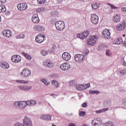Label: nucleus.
Returning a JSON list of instances; mask_svg holds the SVG:
<instances>
[{
	"instance_id": "nucleus-1",
	"label": "nucleus",
	"mask_w": 126,
	"mask_h": 126,
	"mask_svg": "<svg viewBox=\"0 0 126 126\" xmlns=\"http://www.w3.org/2000/svg\"><path fill=\"white\" fill-rule=\"evenodd\" d=\"M98 41V36L97 35H91L87 40V44L89 46H94L96 42Z\"/></svg>"
},
{
	"instance_id": "nucleus-2",
	"label": "nucleus",
	"mask_w": 126,
	"mask_h": 126,
	"mask_svg": "<svg viewBox=\"0 0 126 126\" xmlns=\"http://www.w3.org/2000/svg\"><path fill=\"white\" fill-rule=\"evenodd\" d=\"M55 26L58 31H63L65 28V24H64V22L63 21L57 22L55 24Z\"/></svg>"
},
{
	"instance_id": "nucleus-3",
	"label": "nucleus",
	"mask_w": 126,
	"mask_h": 126,
	"mask_svg": "<svg viewBox=\"0 0 126 126\" xmlns=\"http://www.w3.org/2000/svg\"><path fill=\"white\" fill-rule=\"evenodd\" d=\"M15 107H19L21 109H25L28 106V101H17L14 103Z\"/></svg>"
},
{
	"instance_id": "nucleus-4",
	"label": "nucleus",
	"mask_w": 126,
	"mask_h": 126,
	"mask_svg": "<svg viewBox=\"0 0 126 126\" xmlns=\"http://www.w3.org/2000/svg\"><path fill=\"white\" fill-rule=\"evenodd\" d=\"M60 68L62 70H64V71H66L70 68V64L67 62L64 63L60 65Z\"/></svg>"
},
{
	"instance_id": "nucleus-5",
	"label": "nucleus",
	"mask_w": 126,
	"mask_h": 126,
	"mask_svg": "<svg viewBox=\"0 0 126 126\" xmlns=\"http://www.w3.org/2000/svg\"><path fill=\"white\" fill-rule=\"evenodd\" d=\"M91 20L92 23L96 25L99 21V17L95 14H93L91 15Z\"/></svg>"
},
{
	"instance_id": "nucleus-6",
	"label": "nucleus",
	"mask_w": 126,
	"mask_h": 126,
	"mask_svg": "<svg viewBox=\"0 0 126 126\" xmlns=\"http://www.w3.org/2000/svg\"><path fill=\"white\" fill-rule=\"evenodd\" d=\"M88 35H89V32L85 31L81 33L78 34L77 37L80 38V39H81L82 40H84L85 38H87Z\"/></svg>"
},
{
	"instance_id": "nucleus-7",
	"label": "nucleus",
	"mask_w": 126,
	"mask_h": 126,
	"mask_svg": "<svg viewBox=\"0 0 126 126\" xmlns=\"http://www.w3.org/2000/svg\"><path fill=\"white\" fill-rule=\"evenodd\" d=\"M11 61H12L13 63H18L21 62V57L19 55H13L11 57Z\"/></svg>"
},
{
	"instance_id": "nucleus-8",
	"label": "nucleus",
	"mask_w": 126,
	"mask_h": 126,
	"mask_svg": "<svg viewBox=\"0 0 126 126\" xmlns=\"http://www.w3.org/2000/svg\"><path fill=\"white\" fill-rule=\"evenodd\" d=\"M23 125V126H32V122H31V119L28 118V117L26 116L24 119Z\"/></svg>"
},
{
	"instance_id": "nucleus-9",
	"label": "nucleus",
	"mask_w": 126,
	"mask_h": 126,
	"mask_svg": "<svg viewBox=\"0 0 126 126\" xmlns=\"http://www.w3.org/2000/svg\"><path fill=\"white\" fill-rule=\"evenodd\" d=\"M126 22L123 21L116 26V29L118 31H123L126 28Z\"/></svg>"
},
{
	"instance_id": "nucleus-10",
	"label": "nucleus",
	"mask_w": 126,
	"mask_h": 126,
	"mask_svg": "<svg viewBox=\"0 0 126 126\" xmlns=\"http://www.w3.org/2000/svg\"><path fill=\"white\" fill-rule=\"evenodd\" d=\"M45 40V35L39 33L35 37V41L37 43H42Z\"/></svg>"
},
{
	"instance_id": "nucleus-11",
	"label": "nucleus",
	"mask_w": 126,
	"mask_h": 126,
	"mask_svg": "<svg viewBox=\"0 0 126 126\" xmlns=\"http://www.w3.org/2000/svg\"><path fill=\"white\" fill-rule=\"evenodd\" d=\"M75 60L77 63H83L84 60V56L81 54H77L75 56Z\"/></svg>"
},
{
	"instance_id": "nucleus-12",
	"label": "nucleus",
	"mask_w": 126,
	"mask_h": 126,
	"mask_svg": "<svg viewBox=\"0 0 126 126\" xmlns=\"http://www.w3.org/2000/svg\"><path fill=\"white\" fill-rule=\"evenodd\" d=\"M102 36L105 39H110L111 38V33L109 31V30L106 29L104 30L102 32Z\"/></svg>"
},
{
	"instance_id": "nucleus-13",
	"label": "nucleus",
	"mask_w": 126,
	"mask_h": 126,
	"mask_svg": "<svg viewBox=\"0 0 126 126\" xmlns=\"http://www.w3.org/2000/svg\"><path fill=\"white\" fill-rule=\"evenodd\" d=\"M62 59L65 62H68L71 59V56L67 52H64L62 54Z\"/></svg>"
},
{
	"instance_id": "nucleus-14",
	"label": "nucleus",
	"mask_w": 126,
	"mask_h": 126,
	"mask_svg": "<svg viewBox=\"0 0 126 126\" xmlns=\"http://www.w3.org/2000/svg\"><path fill=\"white\" fill-rule=\"evenodd\" d=\"M2 34L4 37H7V38H10L12 36V32L8 30H4L2 32Z\"/></svg>"
},
{
	"instance_id": "nucleus-15",
	"label": "nucleus",
	"mask_w": 126,
	"mask_h": 126,
	"mask_svg": "<svg viewBox=\"0 0 126 126\" xmlns=\"http://www.w3.org/2000/svg\"><path fill=\"white\" fill-rule=\"evenodd\" d=\"M17 7L19 10H26V9L28 8V6H27L26 3H21L17 5Z\"/></svg>"
},
{
	"instance_id": "nucleus-16",
	"label": "nucleus",
	"mask_w": 126,
	"mask_h": 126,
	"mask_svg": "<svg viewBox=\"0 0 126 126\" xmlns=\"http://www.w3.org/2000/svg\"><path fill=\"white\" fill-rule=\"evenodd\" d=\"M43 64L44 66H46V67H49L50 68L53 67L54 66V63H53L50 60H47L43 62Z\"/></svg>"
},
{
	"instance_id": "nucleus-17",
	"label": "nucleus",
	"mask_w": 126,
	"mask_h": 126,
	"mask_svg": "<svg viewBox=\"0 0 126 126\" xmlns=\"http://www.w3.org/2000/svg\"><path fill=\"white\" fill-rule=\"evenodd\" d=\"M0 66L4 69H8L9 68V64L5 62H1L0 63Z\"/></svg>"
},
{
	"instance_id": "nucleus-18",
	"label": "nucleus",
	"mask_w": 126,
	"mask_h": 126,
	"mask_svg": "<svg viewBox=\"0 0 126 126\" xmlns=\"http://www.w3.org/2000/svg\"><path fill=\"white\" fill-rule=\"evenodd\" d=\"M32 20L34 23H39L40 22V19H39L38 14L33 15L32 17Z\"/></svg>"
},
{
	"instance_id": "nucleus-19",
	"label": "nucleus",
	"mask_w": 126,
	"mask_h": 126,
	"mask_svg": "<svg viewBox=\"0 0 126 126\" xmlns=\"http://www.w3.org/2000/svg\"><path fill=\"white\" fill-rule=\"evenodd\" d=\"M22 74L24 75V77H27L31 74V71L28 70L27 68H24L22 72Z\"/></svg>"
},
{
	"instance_id": "nucleus-20",
	"label": "nucleus",
	"mask_w": 126,
	"mask_h": 126,
	"mask_svg": "<svg viewBox=\"0 0 126 126\" xmlns=\"http://www.w3.org/2000/svg\"><path fill=\"white\" fill-rule=\"evenodd\" d=\"M113 21L114 22H120L121 21V16L119 14H115L113 18Z\"/></svg>"
},
{
	"instance_id": "nucleus-21",
	"label": "nucleus",
	"mask_w": 126,
	"mask_h": 126,
	"mask_svg": "<svg viewBox=\"0 0 126 126\" xmlns=\"http://www.w3.org/2000/svg\"><path fill=\"white\" fill-rule=\"evenodd\" d=\"M76 89L79 90V91H82L83 90H86V88H85V86L80 84V85H77L76 86Z\"/></svg>"
},
{
	"instance_id": "nucleus-22",
	"label": "nucleus",
	"mask_w": 126,
	"mask_h": 126,
	"mask_svg": "<svg viewBox=\"0 0 126 126\" xmlns=\"http://www.w3.org/2000/svg\"><path fill=\"white\" fill-rule=\"evenodd\" d=\"M100 122V118H94L92 121L93 126H97L98 125V123Z\"/></svg>"
},
{
	"instance_id": "nucleus-23",
	"label": "nucleus",
	"mask_w": 126,
	"mask_h": 126,
	"mask_svg": "<svg viewBox=\"0 0 126 126\" xmlns=\"http://www.w3.org/2000/svg\"><path fill=\"white\" fill-rule=\"evenodd\" d=\"M123 39L120 37L117 39H115L113 41V44L114 45H121V44H123Z\"/></svg>"
},
{
	"instance_id": "nucleus-24",
	"label": "nucleus",
	"mask_w": 126,
	"mask_h": 126,
	"mask_svg": "<svg viewBox=\"0 0 126 126\" xmlns=\"http://www.w3.org/2000/svg\"><path fill=\"white\" fill-rule=\"evenodd\" d=\"M28 102V106H30L32 107V106H35L37 104V101L34 100H29Z\"/></svg>"
},
{
	"instance_id": "nucleus-25",
	"label": "nucleus",
	"mask_w": 126,
	"mask_h": 126,
	"mask_svg": "<svg viewBox=\"0 0 126 126\" xmlns=\"http://www.w3.org/2000/svg\"><path fill=\"white\" fill-rule=\"evenodd\" d=\"M41 119H43L46 121H51L52 120V116L51 115H43L41 116Z\"/></svg>"
},
{
	"instance_id": "nucleus-26",
	"label": "nucleus",
	"mask_w": 126,
	"mask_h": 126,
	"mask_svg": "<svg viewBox=\"0 0 126 126\" xmlns=\"http://www.w3.org/2000/svg\"><path fill=\"white\" fill-rule=\"evenodd\" d=\"M109 110V108H103L102 109H100L99 110H97L95 111V113L96 114H100L101 113H104V112H106Z\"/></svg>"
},
{
	"instance_id": "nucleus-27",
	"label": "nucleus",
	"mask_w": 126,
	"mask_h": 126,
	"mask_svg": "<svg viewBox=\"0 0 126 126\" xmlns=\"http://www.w3.org/2000/svg\"><path fill=\"white\" fill-rule=\"evenodd\" d=\"M99 5H100V3H95L92 4V7L93 9H97V8L99 7Z\"/></svg>"
},
{
	"instance_id": "nucleus-28",
	"label": "nucleus",
	"mask_w": 126,
	"mask_h": 126,
	"mask_svg": "<svg viewBox=\"0 0 126 126\" xmlns=\"http://www.w3.org/2000/svg\"><path fill=\"white\" fill-rule=\"evenodd\" d=\"M6 11V8L4 5H0V12H4Z\"/></svg>"
},
{
	"instance_id": "nucleus-29",
	"label": "nucleus",
	"mask_w": 126,
	"mask_h": 126,
	"mask_svg": "<svg viewBox=\"0 0 126 126\" xmlns=\"http://www.w3.org/2000/svg\"><path fill=\"white\" fill-rule=\"evenodd\" d=\"M114 125V123L112 121H108L107 122L103 123L104 126H113Z\"/></svg>"
},
{
	"instance_id": "nucleus-30",
	"label": "nucleus",
	"mask_w": 126,
	"mask_h": 126,
	"mask_svg": "<svg viewBox=\"0 0 126 126\" xmlns=\"http://www.w3.org/2000/svg\"><path fill=\"white\" fill-rule=\"evenodd\" d=\"M34 29L36 31H42V29H43V27L42 26H38L36 25L34 26Z\"/></svg>"
},
{
	"instance_id": "nucleus-31",
	"label": "nucleus",
	"mask_w": 126,
	"mask_h": 126,
	"mask_svg": "<svg viewBox=\"0 0 126 126\" xmlns=\"http://www.w3.org/2000/svg\"><path fill=\"white\" fill-rule=\"evenodd\" d=\"M22 55H24L26 59H28V60H31V59H32V57H31L30 55L25 52H23Z\"/></svg>"
},
{
	"instance_id": "nucleus-32",
	"label": "nucleus",
	"mask_w": 126,
	"mask_h": 126,
	"mask_svg": "<svg viewBox=\"0 0 126 126\" xmlns=\"http://www.w3.org/2000/svg\"><path fill=\"white\" fill-rule=\"evenodd\" d=\"M16 39H23L24 38H25V35H24V34H18L16 36Z\"/></svg>"
},
{
	"instance_id": "nucleus-33",
	"label": "nucleus",
	"mask_w": 126,
	"mask_h": 126,
	"mask_svg": "<svg viewBox=\"0 0 126 126\" xmlns=\"http://www.w3.org/2000/svg\"><path fill=\"white\" fill-rule=\"evenodd\" d=\"M40 54L41 55H42V56H47V55L49 54V52L46 50H41L40 52Z\"/></svg>"
},
{
	"instance_id": "nucleus-34",
	"label": "nucleus",
	"mask_w": 126,
	"mask_h": 126,
	"mask_svg": "<svg viewBox=\"0 0 126 126\" xmlns=\"http://www.w3.org/2000/svg\"><path fill=\"white\" fill-rule=\"evenodd\" d=\"M17 82L18 83H29V81H24V80H17Z\"/></svg>"
},
{
	"instance_id": "nucleus-35",
	"label": "nucleus",
	"mask_w": 126,
	"mask_h": 126,
	"mask_svg": "<svg viewBox=\"0 0 126 126\" xmlns=\"http://www.w3.org/2000/svg\"><path fill=\"white\" fill-rule=\"evenodd\" d=\"M52 84L54 85V86H55V87H58L59 85H60L59 83H58L56 80L52 81Z\"/></svg>"
},
{
	"instance_id": "nucleus-36",
	"label": "nucleus",
	"mask_w": 126,
	"mask_h": 126,
	"mask_svg": "<svg viewBox=\"0 0 126 126\" xmlns=\"http://www.w3.org/2000/svg\"><path fill=\"white\" fill-rule=\"evenodd\" d=\"M46 2V0H37L38 4H44Z\"/></svg>"
},
{
	"instance_id": "nucleus-37",
	"label": "nucleus",
	"mask_w": 126,
	"mask_h": 126,
	"mask_svg": "<svg viewBox=\"0 0 126 126\" xmlns=\"http://www.w3.org/2000/svg\"><path fill=\"white\" fill-rule=\"evenodd\" d=\"M42 82H43V83H44V84H45V85H50V82H48L46 80V79H43L42 80H41Z\"/></svg>"
},
{
	"instance_id": "nucleus-38",
	"label": "nucleus",
	"mask_w": 126,
	"mask_h": 126,
	"mask_svg": "<svg viewBox=\"0 0 126 126\" xmlns=\"http://www.w3.org/2000/svg\"><path fill=\"white\" fill-rule=\"evenodd\" d=\"M106 55L108 57H111L112 56V52L109 50H107L106 51Z\"/></svg>"
},
{
	"instance_id": "nucleus-39",
	"label": "nucleus",
	"mask_w": 126,
	"mask_h": 126,
	"mask_svg": "<svg viewBox=\"0 0 126 126\" xmlns=\"http://www.w3.org/2000/svg\"><path fill=\"white\" fill-rule=\"evenodd\" d=\"M32 88L31 86H24V91H28Z\"/></svg>"
},
{
	"instance_id": "nucleus-40",
	"label": "nucleus",
	"mask_w": 126,
	"mask_h": 126,
	"mask_svg": "<svg viewBox=\"0 0 126 126\" xmlns=\"http://www.w3.org/2000/svg\"><path fill=\"white\" fill-rule=\"evenodd\" d=\"M90 94H99V91H91L90 92Z\"/></svg>"
},
{
	"instance_id": "nucleus-41",
	"label": "nucleus",
	"mask_w": 126,
	"mask_h": 126,
	"mask_svg": "<svg viewBox=\"0 0 126 126\" xmlns=\"http://www.w3.org/2000/svg\"><path fill=\"white\" fill-rule=\"evenodd\" d=\"M79 115L81 117H84V116L86 115V113H85V111H81Z\"/></svg>"
},
{
	"instance_id": "nucleus-42",
	"label": "nucleus",
	"mask_w": 126,
	"mask_h": 126,
	"mask_svg": "<svg viewBox=\"0 0 126 126\" xmlns=\"http://www.w3.org/2000/svg\"><path fill=\"white\" fill-rule=\"evenodd\" d=\"M126 73V70H122L120 71V74L121 75H125Z\"/></svg>"
},
{
	"instance_id": "nucleus-43",
	"label": "nucleus",
	"mask_w": 126,
	"mask_h": 126,
	"mask_svg": "<svg viewBox=\"0 0 126 126\" xmlns=\"http://www.w3.org/2000/svg\"><path fill=\"white\" fill-rule=\"evenodd\" d=\"M108 5H110V6L112 9H117V7H116L115 6H114V5H112V4L108 3Z\"/></svg>"
},
{
	"instance_id": "nucleus-44",
	"label": "nucleus",
	"mask_w": 126,
	"mask_h": 126,
	"mask_svg": "<svg viewBox=\"0 0 126 126\" xmlns=\"http://www.w3.org/2000/svg\"><path fill=\"white\" fill-rule=\"evenodd\" d=\"M82 106L83 108H86L87 107V103L84 102L82 104Z\"/></svg>"
},
{
	"instance_id": "nucleus-45",
	"label": "nucleus",
	"mask_w": 126,
	"mask_h": 126,
	"mask_svg": "<svg viewBox=\"0 0 126 126\" xmlns=\"http://www.w3.org/2000/svg\"><path fill=\"white\" fill-rule=\"evenodd\" d=\"M14 126H23V125H22L21 123H16Z\"/></svg>"
},
{
	"instance_id": "nucleus-46",
	"label": "nucleus",
	"mask_w": 126,
	"mask_h": 126,
	"mask_svg": "<svg viewBox=\"0 0 126 126\" xmlns=\"http://www.w3.org/2000/svg\"><path fill=\"white\" fill-rule=\"evenodd\" d=\"M121 61H122V63H123V65L124 66H126V61H125V60L122 59Z\"/></svg>"
},
{
	"instance_id": "nucleus-47",
	"label": "nucleus",
	"mask_w": 126,
	"mask_h": 126,
	"mask_svg": "<svg viewBox=\"0 0 126 126\" xmlns=\"http://www.w3.org/2000/svg\"><path fill=\"white\" fill-rule=\"evenodd\" d=\"M19 89H20V90H23L24 91V86H20L19 87Z\"/></svg>"
},
{
	"instance_id": "nucleus-48",
	"label": "nucleus",
	"mask_w": 126,
	"mask_h": 126,
	"mask_svg": "<svg viewBox=\"0 0 126 126\" xmlns=\"http://www.w3.org/2000/svg\"><path fill=\"white\" fill-rule=\"evenodd\" d=\"M90 86V84H86L85 86L86 89H87V88H89Z\"/></svg>"
},
{
	"instance_id": "nucleus-49",
	"label": "nucleus",
	"mask_w": 126,
	"mask_h": 126,
	"mask_svg": "<svg viewBox=\"0 0 126 126\" xmlns=\"http://www.w3.org/2000/svg\"><path fill=\"white\" fill-rule=\"evenodd\" d=\"M121 10L123 11V12H126V7L122 8Z\"/></svg>"
},
{
	"instance_id": "nucleus-50",
	"label": "nucleus",
	"mask_w": 126,
	"mask_h": 126,
	"mask_svg": "<svg viewBox=\"0 0 126 126\" xmlns=\"http://www.w3.org/2000/svg\"><path fill=\"white\" fill-rule=\"evenodd\" d=\"M41 11H42V9H41V8H37L36 10V11L37 12H41Z\"/></svg>"
},
{
	"instance_id": "nucleus-51",
	"label": "nucleus",
	"mask_w": 126,
	"mask_h": 126,
	"mask_svg": "<svg viewBox=\"0 0 126 126\" xmlns=\"http://www.w3.org/2000/svg\"><path fill=\"white\" fill-rule=\"evenodd\" d=\"M0 1L1 2V3H4V2L6 1V0H0Z\"/></svg>"
},
{
	"instance_id": "nucleus-52",
	"label": "nucleus",
	"mask_w": 126,
	"mask_h": 126,
	"mask_svg": "<svg viewBox=\"0 0 126 126\" xmlns=\"http://www.w3.org/2000/svg\"><path fill=\"white\" fill-rule=\"evenodd\" d=\"M69 126H75V124L73 123H71L69 125Z\"/></svg>"
},
{
	"instance_id": "nucleus-53",
	"label": "nucleus",
	"mask_w": 126,
	"mask_h": 126,
	"mask_svg": "<svg viewBox=\"0 0 126 126\" xmlns=\"http://www.w3.org/2000/svg\"><path fill=\"white\" fill-rule=\"evenodd\" d=\"M124 46H125L126 47V41H125L124 43Z\"/></svg>"
},
{
	"instance_id": "nucleus-54",
	"label": "nucleus",
	"mask_w": 126,
	"mask_h": 126,
	"mask_svg": "<svg viewBox=\"0 0 126 126\" xmlns=\"http://www.w3.org/2000/svg\"><path fill=\"white\" fill-rule=\"evenodd\" d=\"M58 1H59V2H62V1H63V0H57Z\"/></svg>"
},
{
	"instance_id": "nucleus-55",
	"label": "nucleus",
	"mask_w": 126,
	"mask_h": 126,
	"mask_svg": "<svg viewBox=\"0 0 126 126\" xmlns=\"http://www.w3.org/2000/svg\"><path fill=\"white\" fill-rule=\"evenodd\" d=\"M0 21H1V17H0Z\"/></svg>"
},
{
	"instance_id": "nucleus-56",
	"label": "nucleus",
	"mask_w": 126,
	"mask_h": 126,
	"mask_svg": "<svg viewBox=\"0 0 126 126\" xmlns=\"http://www.w3.org/2000/svg\"><path fill=\"white\" fill-rule=\"evenodd\" d=\"M123 37H126V35H125V34H123Z\"/></svg>"
},
{
	"instance_id": "nucleus-57",
	"label": "nucleus",
	"mask_w": 126,
	"mask_h": 126,
	"mask_svg": "<svg viewBox=\"0 0 126 126\" xmlns=\"http://www.w3.org/2000/svg\"><path fill=\"white\" fill-rule=\"evenodd\" d=\"M71 83H72V81L70 82V84H71Z\"/></svg>"
},
{
	"instance_id": "nucleus-58",
	"label": "nucleus",
	"mask_w": 126,
	"mask_h": 126,
	"mask_svg": "<svg viewBox=\"0 0 126 126\" xmlns=\"http://www.w3.org/2000/svg\"><path fill=\"white\" fill-rule=\"evenodd\" d=\"M52 126H56V125L52 124Z\"/></svg>"
}]
</instances>
